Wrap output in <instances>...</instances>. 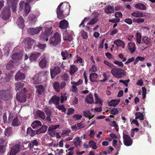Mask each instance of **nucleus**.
I'll list each match as a JSON object with an SVG mask.
<instances>
[{"mask_svg":"<svg viewBox=\"0 0 155 155\" xmlns=\"http://www.w3.org/2000/svg\"><path fill=\"white\" fill-rule=\"evenodd\" d=\"M110 72L114 77L118 78H122L126 75V72L124 70L118 68L112 69Z\"/></svg>","mask_w":155,"mask_h":155,"instance_id":"obj_1","label":"nucleus"},{"mask_svg":"<svg viewBox=\"0 0 155 155\" xmlns=\"http://www.w3.org/2000/svg\"><path fill=\"white\" fill-rule=\"evenodd\" d=\"M63 3H61L57 8V17L60 19H62L65 18L64 12L66 9V6L62 5Z\"/></svg>","mask_w":155,"mask_h":155,"instance_id":"obj_2","label":"nucleus"},{"mask_svg":"<svg viewBox=\"0 0 155 155\" xmlns=\"http://www.w3.org/2000/svg\"><path fill=\"white\" fill-rule=\"evenodd\" d=\"M15 90L16 91L17 93H27L28 91L27 89L25 87L22 88L24 86V84L23 82H17L15 84Z\"/></svg>","mask_w":155,"mask_h":155,"instance_id":"obj_3","label":"nucleus"},{"mask_svg":"<svg viewBox=\"0 0 155 155\" xmlns=\"http://www.w3.org/2000/svg\"><path fill=\"white\" fill-rule=\"evenodd\" d=\"M61 35L58 32H56L51 39L50 44L53 46H56L61 42Z\"/></svg>","mask_w":155,"mask_h":155,"instance_id":"obj_4","label":"nucleus"},{"mask_svg":"<svg viewBox=\"0 0 155 155\" xmlns=\"http://www.w3.org/2000/svg\"><path fill=\"white\" fill-rule=\"evenodd\" d=\"M10 7L4 8L2 13V18L4 20L8 19L11 15V12Z\"/></svg>","mask_w":155,"mask_h":155,"instance_id":"obj_5","label":"nucleus"},{"mask_svg":"<svg viewBox=\"0 0 155 155\" xmlns=\"http://www.w3.org/2000/svg\"><path fill=\"white\" fill-rule=\"evenodd\" d=\"M50 71L51 77L52 79L54 78L61 72L60 68L58 66H56L54 68L50 69Z\"/></svg>","mask_w":155,"mask_h":155,"instance_id":"obj_6","label":"nucleus"},{"mask_svg":"<svg viewBox=\"0 0 155 155\" xmlns=\"http://www.w3.org/2000/svg\"><path fill=\"white\" fill-rule=\"evenodd\" d=\"M123 137L124 145L126 146H129L132 144L133 141L129 135L123 134Z\"/></svg>","mask_w":155,"mask_h":155,"instance_id":"obj_7","label":"nucleus"},{"mask_svg":"<svg viewBox=\"0 0 155 155\" xmlns=\"http://www.w3.org/2000/svg\"><path fill=\"white\" fill-rule=\"evenodd\" d=\"M35 41V40L31 38H26L24 41V43L25 44V47L28 49L31 48Z\"/></svg>","mask_w":155,"mask_h":155,"instance_id":"obj_8","label":"nucleus"},{"mask_svg":"<svg viewBox=\"0 0 155 155\" xmlns=\"http://www.w3.org/2000/svg\"><path fill=\"white\" fill-rule=\"evenodd\" d=\"M60 127V125H51L49 127L48 129V133L51 137H54L56 134L55 130L58 128Z\"/></svg>","mask_w":155,"mask_h":155,"instance_id":"obj_9","label":"nucleus"},{"mask_svg":"<svg viewBox=\"0 0 155 155\" xmlns=\"http://www.w3.org/2000/svg\"><path fill=\"white\" fill-rule=\"evenodd\" d=\"M10 95V92L9 90L0 91V96L4 100H8Z\"/></svg>","mask_w":155,"mask_h":155,"instance_id":"obj_10","label":"nucleus"},{"mask_svg":"<svg viewBox=\"0 0 155 155\" xmlns=\"http://www.w3.org/2000/svg\"><path fill=\"white\" fill-rule=\"evenodd\" d=\"M26 93H17L16 100L21 103H24L26 101V98L25 94Z\"/></svg>","mask_w":155,"mask_h":155,"instance_id":"obj_11","label":"nucleus"},{"mask_svg":"<svg viewBox=\"0 0 155 155\" xmlns=\"http://www.w3.org/2000/svg\"><path fill=\"white\" fill-rule=\"evenodd\" d=\"M51 33V30L46 29L43 33L41 34L40 36L41 39L43 41H47L48 38Z\"/></svg>","mask_w":155,"mask_h":155,"instance_id":"obj_12","label":"nucleus"},{"mask_svg":"<svg viewBox=\"0 0 155 155\" xmlns=\"http://www.w3.org/2000/svg\"><path fill=\"white\" fill-rule=\"evenodd\" d=\"M60 100V97L59 96L54 95L52 96L49 101V103L51 104H54L55 105H58L59 103V101Z\"/></svg>","mask_w":155,"mask_h":155,"instance_id":"obj_13","label":"nucleus"},{"mask_svg":"<svg viewBox=\"0 0 155 155\" xmlns=\"http://www.w3.org/2000/svg\"><path fill=\"white\" fill-rule=\"evenodd\" d=\"M49 61L47 57L45 56L39 62L38 64L40 67L41 68H44L46 67L47 64Z\"/></svg>","mask_w":155,"mask_h":155,"instance_id":"obj_14","label":"nucleus"},{"mask_svg":"<svg viewBox=\"0 0 155 155\" xmlns=\"http://www.w3.org/2000/svg\"><path fill=\"white\" fill-rule=\"evenodd\" d=\"M8 7L11 8L13 12H15L16 8V0H6Z\"/></svg>","mask_w":155,"mask_h":155,"instance_id":"obj_15","label":"nucleus"},{"mask_svg":"<svg viewBox=\"0 0 155 155\" xmlns=\"http://www.w3.org/2000/svg\"><path fill=\"white\" fill-rule=\"evenodd\" d=\"M41 55V54L38 52H34L30 54L29 57V60L31 61H35Z\"/></svg>","mask_w":155,"mask_h":155,"instance_id":"obj_16","label":"nucleus"},{"mask_svg":"<svg viewBox=\"0 0 155 155\" xmlns=\"http://www.w3.org/2000/svg\"><path fill=\"white\" fill-rule=\"evenodd\" d=\"M25 74L18 71L15 75V79L16 81L23 80L25 79Z\"/></svg>","mask_w":155,"mask_h":155,"instance_id":"obj_17","label":"nucleus"},{"mask_svg":"<svg viewBox=\"0 0 155 155\" xmlns=\"http://www.w3.org/2000/svg\"><path fill=\"white\" fill-rule=\"evenodd\" d=\"M42 29L41 27H36L35 28H30L28 29V33L31 35H33L38 33Z\"/></svg>","mask_w":155,"mask_h":155,"instance_id":"obj_18","label":"nucleus"},{"mask_svg":"<svg viewBox=\"0 0 155 155\" xmlns=\"http://www.w3.org/2000/svg\"><path fill=\"white\" fill-rule=\"evenodd\" d=\"M20 144H16L12 148L11 150L9 153V155H15L19 151L20 149Z\"/></svg>","mask_w":155,"mask_h":155,"instance_id":"obj_19","label":"nucleus"},{"mask_svg":"<svg viewBox=\"0 0 155 155\" xmlns=\"http://www.w3.org/2000/svg\"><path fill=\"white\" fill-rule=\"evenodd\" d=\"M68 21L65 19H64L60 21L59 27L61 29L66 30L68 27Z\"/></svg>","mask_w":155,"mask_h":155,"instance_id":"obj_20","label":"nucleus"},{"mask_svg":"<svg viewBox=\"0 0 155 155\" xmlns=\"http://www.w3.org/2000/svg\"><path fill=\"white\" fill-rule=\"evenodd\" d=\"M24 21L25 20L21 16L18 18L17 23L20 28L22 29L25 26Z\"/></svg>","mask_w":155,"mask_h":155,"instance_id":"obj_21","label":"nucleus"},{"mask_svg":"<svg viewBox=\"0 0 155 155\" xmlns=\"http://www.w3.org/2000/svg\"><path fill=\"white\" fill-rule=\"evenodd\" d=\"M36 92L39 95L41 94L45 91V89L44 87L41 85L36 86Z\"/></svg>","mask_w":155,"mask_h":155,"instance_id":"obj_22","label":"nucleus"},{"mask_svg":"<svg viewBox=\"0 0 155 155\" xmlns=\"http://www.w3.org/2000/svg\"><path fill=\"white\" fill-rule=\"evenodd\" d=\"M48 127L47 126L43 125L40 128L35 130L36 133L37 134L45 133L47 130Z\"/></svg>","mask_w":155,"mask_h":155,"instance_id":"obj_23","label":"nucleus"},{"mask_svg":"<svg viewBox=\"0 0 155 155\" xmlns=\"http://www.w3.org/2000/svg\"><path fill=\"white\" fill-rule=\"evenodd\" d=\"M151 42V40L147 36H143L142 39V43L144 44L148 45L150 44Z\"/></svg>","mask_w":155,"mask_h":155,"instance_id":"obj_24","label":"nucleus"},{"mask_svg":"<svg viewBox=\"0 0 155 155\" xmlns=\"http://www.w3.org/2000/svg\"><path fill=\"white\" fill-rule=\"evenodd\" d=\"M131 15L136 18H141L145 17V15L140 11L134 12L130 14Z\"/></svg>","mask_w":155,"mask_h":155,"instance_id":"obj_25","label":"nucleus"},{"mask_svg":"<svg viewBox=\"0 0 155 155\" xmlns=\"http://www.w3.org/2000/svg\"><path fill=\"white\" fill-rule=\"evenodd\" d=\"M22 56L20 53H15L12 56V58L14 60V61H16L18 60L21 59Z\"/></svg>","mask_w":155,"mask_h":155,"instance_id":"obj_26","label":"nucleus"},{"mask_svg":"<svg viewBox=\"0 0 155 155\" xmlns=\"http://www.w3.org/2000/svg\"><path fill=\"white\" fill-rule=\"evenodd\" d=\"M13 133L12 128L11 127L7 128L4 132L5 135L8 137L12 135Z\"/></svg>","mask_w":155,"mask_h":155,"instance_id":"obj_27","label":"nucleus"},{"mask_svg":"<svg viewBox=\"0 0 155 155\" xmlns=\"http://www.w3.org/2000/svg\"><path fill=\"white\" fill-rule=\"evenodd\" d=\"M29 3L27 2L25 4L24 14L23 15L24 16H26L29 13L30 11V6L29 4Z\"/></svg>","mask_w":155,"mask_h":155,"instance_id":"obj_28","label":"nucleus"},{"mask_svg":"<svg viewBox=\"0 0 155 155\" xmlns=\"http://www.w3.org/2000/svg\"><path fill=\"white\" fill-rule=\"evenodd\" d=\"M85 101L88 103L91 104L94 103L93 100V95L92 94H90L87 96L85 98Z\"/></svg>","mask_w":155,"mask_h":155,"instance_id":"obj_29","label":"nucleus"},{"mask_svg":"<svg viewBox=\"0 0 155 155\" xmlns=\"http://www.w3.org/2000/svg\"><path fill=\"white\" fill-rule=\"evenodd\" d=\"M136 49L135 45L134 43L130 42L128 44V49L131 53H133Z\"/></svg>","mask_w":155,"mask_h":155,"instance_id":"obj_30","label":"nucleus"},{"mask_svg":"<svg viewBox=\"0 0 155 155\" xmlns=\"http://www.w3.org/2000/svg\"><path fill=\"white\" fill-rule=\"evenodd\" d=\"M104 11L107 14H110L114 12V7H112L111 5H107L105 8Z\"/></svg>","mask_w":155,"mask_h":155,"instance_id":"obj_31","label":"nucleus"},{"mask_svg":"<svg viewBox=\"0 0 155 155\" xmlns=\"http://www.w3.org/2000/svg\"><path fill=\"white\" fill-rule=\"evenodd\" d=\"M41 122L38 120H36L34 121L31 124V126L34 129L37 128V127L41 126Z\"/></svg>","mask_w":155,"mask_h":155,"instance_id":"obj_32","label":"nucleus"},{"mask_svg":"<svg viewBox=\"0 0 155 155\" xmlns=\"http://www.w3.org/2000/svg\"><path fill=\"white\" fill-rule=\"evenodd\" d=\"M120 99H115L111 100L108 103L109 106H113L115 107L120 102Z\"/></svg>","mask_w":155,"mask_h":155,"instance_id":"obj_33","label":"nucleus"},{"mask_svg":"<svg viewBox=\"0 0 155 155\" xmlns=\"http://www.w3.org/2000/svg\"><path fill=\"white\" fill-rule=\"evenodd\" d=\"M114 44L116 45L118 47H122L123 48H124L125 44L123 41L120 39H117L114 41Z\"/></svg>","mask_w":155,"mask_h":155,"instance_id":"obj_34","label":"nucleus"},{"mask_svg":"<svg viewBox=\"0 0 155 155\" xmlns=\"http://www.w3.org/2000/svg\"><path fill=\"white\" fill-rule=\"evenodd\" d=\"M135 7L136 8L143 10H145L146 9V6L142 3H138L136 4L135 5Z\"/></svg>","mask_w":155,"mask_h":155,"instance_id":"obj_35","label":"nucleus"},{"mask_svg":"<svg viewBox=\"0 0 155 155\" xmlns=\"http://www.w3.org/2000/svg\"><path fill=\"white\" fill-rule=\"evenodd\" d=\"M135 119L136 120L139 119L140 120H144V116L142 113L140 112H137L135 113Z\"/></svg>","mask_w":155,"mask_h":155,"instance_id":"obj_36","label":"nucleus"},{"mask_svg":"<svg viewBox=\"0 0 155 155\" xmlns=\"http://www.w3.org/2000/svg\"><path fill=\"white\" fill-rule=\"evenodd\" d=\"M36 115L43 120L45 118V116L44 113L40 110H37L36 113Z\"/></svg>","mask_w":155,"mask_h":155,"instance_id":"obj_37","label":"nucleus"},{"mask_svg":"<svg viewBox=\"0 0 155 155\" xmlns=\"http://www.w3.org/2000/svg\"><path fill=\"white\" fill-rule=\"evenodd\" d=\"M36 133L35 131L32 130L31 127H29L27 128V134L29 135L31 137L34 136Z\"/></svg>","mask_w":155,"mask_h":155,"instance_id":"obj_38","label":"nucleus"},{"mask_svg":"<svg viewBox=\"0 0 155 155\" xmlns=\"http://www.w3.org/2000/svg\"><path fill=\"white\" fill-rule=\"evenodd\" d=\"M78 70V68L77 66L74 65H72L71 67L70 70L69 71L70 74L71 75H73L74 73L76 72Z\"/></svg>","mask_w":155,"mask_h":155,"instance_id":"obj_39","label":"nucleus"},{"mask_svg":"<svg viewBox=\"0 0 155 155\" xmlns=\"http://www.w3.org/2000/svg\"><path fill=\"white\" fill-rule=\"evenodd\" d=\"M98 77L97 74L95 73H92L90 75V80L91 82H95V79Z\"/></svg>","mask_w":155,"mask_h":155,"instance_id":"obj_40","label":"nucleus"},{"mask_svg":"<svg viewBox=\"0 0 155 155\" xmlns=\"http://www.w3.org/2000/svg\"><path fill=\"white\" fill-rule=\"evenodd\" d=\"M53 87L57 92H59L60 91V85L59 83L56 81L53 84Z\"/></svg>","mask_w":155,"mask_h":155,"instance_id":"obj_41","label":"nucleus"},{"mask_svg":"<svg viewBox=\"0 0 155 155\" xmlns=\"http://www.w3.org/2000/svg\"><path fill=\"white\" fill-rule=\"evenodd\" d=\"M20 124V122L18 121V118L17 117H15L12 122V125L13 126H17Z\"/></svg>","mask_w":155,"mask_h":155,"instance_id":"obj_42","label":"nucleus"},{"mask_svg":"<svg viewBox=\"0 0 155 155\" xmlns=\"http://www.w3.org/2000/svg\"><path fill=\"white\" fill-rule=\"evenodd\" d=\"M94 97L95 100V103L96 104H100L102 105V101L101 100V99L99 97L97 93L94 94Z\"/></svg>","mask_w":155,"mask_h":155,"instance_id":"obj_43","label":"nucleus"},{"mask_svg":"<svg viewBox=\"0 0 155 155\" xmlns=\"http://www.w3.org/2000/svg\"><path fill=\"white\" fill-rule=\"evenodd\" d=\"M61 54L62 57L65 59H67L70 58L71 56V54H69L68 52H66L62 51L61 52Z\"/></svg>","mask_w":155,"mask_h":155,"instance_id":"obj_44","label":"nucleus"},{"mask_svg":"<svg viewBox=\"0 0 155 155\" xmlns=\"http://www.w3.org/2000/svg\"><path fill=\"white\" fill-rule=\"evenodd\" d=\"M38 143L37 140L35 139L32 140L30 143H29V145L30 148H33L35 146H37L38 145Z\"/></svg>","mask_w":155,"mask_h":155,"instance_id":"obj_45","label":"nucleus"},{"mask_svg":"<svg viewBox=\"0 0 155 155\" xmlns=\"http://www.w3.org/2000/svg\"><path fill=\"white\" fill-rule=\"evenodd\" d=\"M144 19L143 18H133V21L134 22L137 23L138 24L142 23L144 22Z\"/></svg>","mask_w":155,"mask_h":155,"instance_id":"obj_46","label":"nucleus"},{"mask_svg":"<svg viewBox=\"0 0 155 155\" xmlns=\"http://www.w3.org/2000/svg\"><path fill=\"white\" fill-rule=\"evenodd\" d=\"M141 35L140 32L136 33V40L137 41L139 44H140L141 42Z\"/></svg>","mask_w":155,"mask_h":155,"instance_id":"obj_47","label":"nucleus"},{"mask_svg":"<svg viewBox=\"0 0 155 155\" xmlns=\"http://www.w3.org/2000/svg\"><path fill=\"white\" fill-rule=\"evenodd\" d=\"M81 143V141L79 137H77L74 140V143L76 147L79 146Z\"/></svg>","mask_w":155,"mask_h":155,"instance_id":"obj_48","label":"nucleus"},{"mask_svg":"<svg viewBox=\"0 0 155 155\" xmlns=\"http://www.w3.org/2000/svg\"><path fill=\"white\" fill-rule=\"evenodd\" d=\"M6 68L8 70L12 69L14 67L13 62L12 61H11L8 62L6 65Z\"/></svg>","mask_w":155,"mask_h":155,"instance_id":"obj_49","label":"nucleus"},{"mask_svg":"<svg viewBox=\"0 0 155 155\" xmlns=\"http://www.w3.org/2000/svg\"><path fill=\"white\" fill-rule=\"evenodd\" d=\"M89 145L91 147L94 149H96L97 148L95 143L93 141H90L89 142Z\"/></svg>","mask_w":155,"mask_h":155,"instance_id":"obj_50","label":"nucleus"},{"mask_svg":"<svg viewBox=\"0 0 155 155\" xmlns=\"http://www.w3.org/2000/svg\"><path fill=\"white\" fill-rule=\"evenodd\" d=\"M29 20L32 23H35L36 21V17L32 14H30L29 17Z\"/></svg>","mask_w":155,"mask_h":155,"instance_id":"obj_51","label":"nucleus"},{"mask_svg":"<svg viewBox=\"0 0 155 155\" xmlns=\"http://www.w3.org/2000/svg\"><path fill=\"white\" fill-rule=\"evenodd\" d=\"M81 36L84 39H87L88 36L87 32H85L84 30L82 29L81 31Z\"/></svg>","mask_w":155,"mask_h":155,"instance_id":"obj_52","label":"nucleus"},{"mask_svg":"<svg viewBox=\"0 0 155 155\" xmlns=\"http://www.w3.org/2000/svg\"><path fill=\"white\" fill-rule=\"evenodd\" d=\"M98 21V19L97 17L91 19L89 22L87 23V25H93L97 23Z\"/></svg>","mask_w":155,"mask_h":155,"instance_id":"obj_53","label":"nucleus"},{"mask_svg":"<svg viewBox=\"0 0 155 155\" xmlns=\"http://www.w3.org/2000/svg\"><path fill=\"white\" fill-rule=\"evenodd\" d=\"M36 46L42 51H43L46 47V45L45 44H42L41 43H38Z\"/></svg>","mask_w":155,"mask_h":155,"instance_id":"obj_54","label":"nucleus"},{"mask_svg":"<svg viewBox=\"0 0 155 155\" xmlns=\"http://www.w3.org/2000/svg\"><path fill=\"white\" fill-rule=\"evenodd\" d=\"M113 63L119 67H123L124 66V64L122 61L115 60L114 61Z\"/></svg>","mask_w":155,"mask_h":155,"instance_id":"obj_55","label":"nucleus"},{"mask_svg":"<svg viewBox=\"0 0 155 155\" xmlns=\"http://www.w3.org/2000/svg\"><path fill=\"white\" fill-rule=\"evenodd\" d=\"M67 93H65L63 95H61V96L60 101L61 103H63L64 101L67 100V97L66 96Z\"/></svg>","mask_w":155,"mask_h":155,"instance_id":"obj_56","label":"nucleus"},{"mask_svg":"<svg viewBox=\"0 0 155 155\" xmlns=\"http://www.w3.org/2000/svg\"><path fill=\"white\" fill-rule=\"evenodd\" d=\"M84 116L86 117H89L91 118V114L89 111H83Z\"/></svg>","mask_w":155,"mask_h":155,"instance_id":"obj_57","label":"nucleus"},{"mask_svg":"<svg viewBox=\"0 0 155 155\" xmlns=\"http://www.w3.org/2000/svg\"><path fill=\"white\" fill-rule=\"evenodd\" d=\"M119 113V111L116 108H113L111 110V114L114 115H116Z\"/></svg>","mask_w":155,"mask_h":155,"instance_id":"obj_58","label":"nucleus"},{"mask_svg":"<svg viewBox=\"0 0 155 155\" xmlns=\"http://www.w3.org/2000/svg\"><path fill=\"white\" fill-rule=\"evenodd\" d=\"M130 81V80L129 79L125 81L122 80H121L119 81L120 82L123 83L126 87H127L128 86V84Z\"/></svg>","mask_w":155,"mask_h":155,"instance_id":"obj_59","label":"nucleus"},{"mask_svg":"<svg viewBox=\"0 0 155 155\" xmlns=\"http://www.w3.org/2000/svg\"><path fill=\"white\" fill-rule=\"evenodd\" d=\"M58 106L57 108L59 110H62V112H65L66 110V109L65 107L63 105H62L61 106L60 105H58Z\"/></svg>","mask_w":155,"mask_h":155,"instance_id":"obj_60","label":"nucleus"},{"mask_svg":"<svg viewBox=\"0 0 155 155\" xmlns=\"http://www.w3.org/2000/svg\"><path fill=\"white\" fill-rule=\"evenodd\" d=\"M134 60H135L134 58L133 57H132L131 58H129L127 60V61L124 63V64L126 65H127L129 64L134 61Z\"/></svg>","mask_w":155,"mask_h":155,"instance_id":"obj_61","label":"nucleus"},{"mask_svg":"<svg viewBox=\"0 0 155 155\" xmlns=\"http://www.w3.org/2000/svg\"><path fill=\"white\" fill-rule=\"evenodd\" d=\"M90 20V18L89 17H85V18L82 21L81 23V24L80 25V26L82 25L83 27H84L85 26L84 24V22H85L86 21H88Z\"/></svg>","mask_w":155,"mask_h":155,"instance_id":"obj_62","label":"nucleus"},{"mask_svg":"<svg viewBox=\"0 0 155 155\" xmlns=\"http://www.w3.org/2000/svg\"><path fill=\"white\" fill-rule=\"evenodd\" d=\"M124 21L125 22L129 25H131L132 24V20L130 18L125 19Z\"/></svg>","mask_w":155,"mask_h":155,"instance_id":"obj_63","label":"nucleus"},{"mask_svg":"<svg viewBox=\"0 0 155 155\" xmlns=\"http://www.w3.org/2000/svg\"><path fill=\"white\" fill-rule=\"evenodd\" d=\"M104 62L105 65H107L109 67L112 68L114 67V65L113 64L107 61L104 60Z\"/></svg>","mask_w":155,"mask_h":155,"instance_id":"obj_64","label":"nucleus"}]
</instances>
